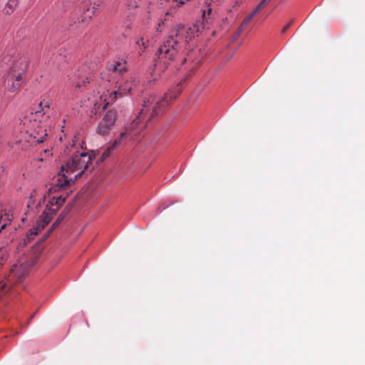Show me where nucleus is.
Segmentation results:
<instances>
[{
	"label": "nucleus",
	"instance_id": "obj_1",
	"mask_svg": "<svg viewBox=\"0 0 365 365\" xmlns=\"http://www.w3.org/2000/svg\"><path fill=\"white\" fill-rule=\"evenodd\" d=\"M179 91L175 93H165L164 96L150 95L144 100L143 108L138 113L136 118L132 121L130 125L126 128L125 130L120 133V136L114 140L113 148H115L122 143L130 135L133 130L139 127L140 130L146 127L148 123L155 117L162 113L163 108L171 99L175 98Z\"/></svg>",
	"mask_w": 365,
	"mask_h": 365
},
{
	"label": "nucleus",
	"instance_id": "obj_2",
	"mask_svg": "<svg viewBox=\"0 0 365 365\" xmlns=\"http://www.w3.org/2000/svg\"><path fill=\"white\" fill-rule=\"evenodd\" d=\"M195 27L181 24L175 26L157 50L155 56L158 61L165 65L169 64L195 37Z\"/></svg>",
	"mask_w": 365,
	"mask_h": 365
},
{
	"label": "nucleus",
	"instance_id": "obj_3",
	"mask_svg": "<svg viewBox=\"0 0 365 365\" xmlns=\"http://www.w3.org/2000/svg\"><path fill=\"white\" fill-rule=\"evenodd\" d=\"M93 157L86 152L78 151L72 155V158L65 165L61 166L57 179L48 190V193L58 192L71 185L86 170L89 169V163Z\"/></svg>",
	"mask_w": 365,
	"mask_h": 365
},
{
	"label": "nucleus",
	"instance_id": "obj_4",
	"mask_svg": "<svg viewBox=\"0 0 365 365\" xmlns=\"http://www.w3.org/2000/svg\"><path fill=\"white\" fill-rule=\"evenodd\" d=\"M2 70L9 69L4 83L9 92H15L21 86L26 76L29 61L26 56L15 54L14 51L4 52L1 57Z\"/></svg>",
	"mask_w": 365,
	"mask_h": 365
},
{
	"label": "nucleus",
	"instance_id": "obj_5",
	"mask_svg": "<svg viewBox=\"0 0 365 365\" xmlns=\"http://www.w3.org/2000/svg\"><path fill=\"white\" fill-rule=\"evenodd\" d=\"M103 4V0H86L82 1L72 13L69 19V26L83 23L91 19L96 11Z\"/></svg>",
	"mask_w": 365,
	"mask_h": 365
},
{
	"label": "nucleus",
	"instance_id": "obj_6",
	"mask_svg": "<svg viewBox=\"0 0 365 365\" xmlns=\"http://www.w3.org/2000/svg\"><path fill=\"white\" fill-rule=\"evenodd\" d=\"M59 208L56 207V208L48 206L46 205V207L45 210L43 212L42 215L40 216L39 220L36 222V227L31 229L29 230L31 235H37L39 232H41L46 225L51 220L53 217L57 213Z\"/></svg>",
	"mask_w": 365,
	"mask_h": 365
},
{
	"label": "nucleus",
	"instance_id": "obj_7",
	"mask_svg": "<svg viewBox=\"0 0 365 365\" xmlns=\"http://www.w3.org/2000/svg\"><path fill=\"white\" fill-rule=\"evenodd\" d=\"M115 120L116 111L113 110H108L97 128V133L102 135L108 134Z\"/></svg>",
	"mask_w": 365,
	"mask_h": 365
},
{
	"label": "nucleus",
	"instance_id": "obj_8",
	"mask_svg": "<svg viewBox=\"0 0 365 365\" xmlns=\"http://www.w3.org/2000/svg\"><path fill=\"white\" fill-rule=\"evenodd\" d=\"M70 79L73 84L77 88L86 86L89 83L88 77L87 76V67L83 66L80 69L76 71L75 73L71 76Z\"/></svg>",
	"mask_w": 365,
	"mask_h": 365
},
{
	"label": "nucleus",
	"instance_id": "obj_9",
	"mask_svg": "<svg viewBox=\"0 0 365 365\" xmlns=\"http://www.w3.org/2000/svg\"><path fill=\"white\" fill-rule=\"evenodd\" d=\"M117 87L120 91L123 93L124 96L130 93L137 86V81L133 78V76H128L120 79L117 83Z\"/></svg>",
	"mask_w": 365,
	"mask_h": 365
},
{
	"label": "nucleus",
	"instance_id": "obj_10",
	"mask_svg": "<svg viewBox=\"0 0 365 365\" xmlns=\"http://www.w3.org/2000/svg\"><path fill=\"white\" fill-rule=\"evenodd\" d=\"M108 68L113 74H123L127 71V63L121 58H115L109 63Z\"/></svg>",
	"mask_w": 365,
	"mask_h": 365
},
{
	"label": "nucleus",
	"instance_id": "obj_11",
	"mask_svg": "<svg viewBox=\"0 0 365 365\" xmlns=\"http://www.w3.org/2000/svg\"><path fill=\"white\" fill-rule=\"evenodd\" d=\"M11 273L19 281H21L26 274V267L24 264H14L11 268Z\"/></svg>",
	"mask_w": 365,
	"mask_h": 365
},
{
	"label": "nucleus",
	"instance_id": "obj_12",
	"mask_svg": "<svg viewBox=\"0 0 365 365\" xmlns=\"http://www.w3.org/2000/svg\"><path fill=\"white\" fill-rule=\"evenodd\" d=\"M31 136L35 139V142L37 143H41L47 136L46 130L41 128L37 133L34 131L31 134Z\"/></svg>",
	"mask_w": 365,
	"mask_h": 365
},
{
	"label": "nucleus",
	"instance_id": "obj_13",
	"mask_svg": "<svg viewBox=\"0 0 365 365\" xmlns=\"http://www.w3.org/2000/svg\"><path fill=\"white\" fill-rule=\"evenodd\" d=\"M17 4L18 0H9L4 9V13L7 14H11Z\"/></svg>",
	"mask_w": 365,
	"mask_h": 365
},
{
	"label": "nucleus",
	"instance_id": "obj_14",
	"mask_svg": "<svg viewBox=\"0 0 365 365\" xmlns=\"http://www.w3.org/2000/svg\"><path fill=\"white\" fill-rule=\"evenodd\" d=\"M74 202H72L71 203H68L66 205L63 210L61 212V214L58 215V218H59L61 220H63L65 217L67 216L68 212L71 211L72 207H73Z\"/></svg>",
	"mask_w": 365,
	"mask_h": 365
},
{
	"label": "nucleus",
	"instance_id": "obj_15",
	"mask_svg": "<svg viewBox=\"0 0 365 365\" xmlns=\"http://www.w3.org/2000/svg\"><path fill=\"white\" fill-rule=\"evenodd\" d=\"M260 11L255 7V9L253 10V11L242 21L243 26H247V24L252 21V19L254 18V16L258 14Z\"/></svg>",
	"mask_w": 365,
	"mask_h": 365
},
{
	"label": "nucleus",
	"instance_id": "obj_16",
	"mask_svg": "<svg viewBox=\"0 0 365 365\" xmlns=\"http://www.w3.org/2000/svg\"><path fill=\"white\" fill-rule=\"evenodd\" d=\"M123 96H124V95L123 94V93L121 91H120L119 88H118L117 90L113 91V92L110 93V102H114L118 99V98H119V97L121 98Z\"/></svg>",
	"mask_w": 365,
	"mask_h": 365
},
{
	"label": "nucleus",
	"instance_id": "obj_17",
	"mask_svg": "<svg viewBox=\"0 0 365 365\" xmlns=\"http://www.w3.org/2000/svg\"><path fill=\"white\" fill-rule=\"evenodd\" d=\"M68 197V193L67 192L66 195H61L59 196H57L58 200H57V207L60 208L66 202L67 197Z\"/></svg>",
	"mask_w": 365,
	"mask_h": 365
},
{
	"label": "nucleus",
	"instance_id": "obj_18",
	"mask_svg": "<svg viewBox=\"0 0 365 365\" xmlns=\"http://www.w3.org/2000/svg\"><path fill=\"white\" fill-rule=\"evenodd\" d=\"M75 0H58V4H61V8L66 9Z\"/></svg>",
	"mask_w": 365,
	"mask_h": 365
},
{
	"label": "nucleus",
	"instance_id": "obj_19",
	"mask_svg": "<svg viewBox=\"0 0 365 365\" xmlns=\"http://www.w3.org/2000/svg\"><path fill=\"white\" fill-rule=\"evenodd\" d=\"M245 27L246 26H243V23H242L241 26L239 27L236 33L233 35L232 41L236 40L239 37V36L241 34V33L243 31Z\"/></svg>",
	"mask_w": 365,
	"mask_h": 365
},
{
	"label": "nucleus",
	"instance_id": "obj_20",
	"mask_svg": "<svg viewBox=\"0 0 365 365\" xmlns=\"http://www.w3.org/2000/svg\"><path fill=\"white\" fill-rule=\"evenodd\" d=\"M271 0H262L256 6L259 11L263 9Z\"/></svg>",
	"mask_w": 365,
	"mask_h": 365
},
{
	"label": "nucleus",
	"instance_id": "obj_21",
	"mask_svg": "<svg viewBox=\"0 0 365 365\" xmlns=\"http://www.w3.org/2000/svg\"><path fill=\"white\" fill-rule=\"evenodd\" d=\"M57 200H58L57 196H53L48 200V202L47 205H48V206H51V207H53V206L56 207L57 203H58Z\"/></svg>",
	"mask_w": 365,
	"mask_h": 365
},
{
	"label": "nucleus",
	"instance_id": "obj_22",
	"mask_svg": "<svg viewBox=\"0 0 365 365\" xmlns=\"http://www.w3.org/2000/svg\"><path fill=\"white\" fill-rule=\"evenodd\" d=\"M128 7L130 10L137 8L138 4L136 0H130L128 1Z\"/></svg>",
	"mask_w": 365,
	"mask_h": 365
},
{
	"label": "nucleus",
	"instance_id": "obj_23",
	"mask_svg": "<svg viewBox=\"0 0 365 365\" xmlns=\"http://www.w3.org/2000/svg\"><path fill=\"white\" fill-rule=\"evenodd\" d=\"M114 148L112 147V145L108 147L106 150H104L103 153V158H108L110 155V150L113 149Z\"/></svg>",
	"mask_w": 365,
	"mask_h": 365
},
{
	"label": "nucleus",
	"instance_id": "obj_24",
	"mask_svg": "<svg viewBox=\"0 0 365 365\" xmlns=\"http://www.w3.org/2000/svg\"><path fill=\"white\" fill-rule=\"evenodd\" d=\"M63 220H60L57 217L56 221L53 223V227H55L56 228L58 227V225L61 223Z\"/></svg>",
	"mask_w": 365,
	"mask_h": 365
},
{
	"label": "nucleus",
	"instance_id": "obj_25",
	"mask_svg": "<svg viewBox=\"0 0 365 365\" xmlns=\"http://www.w3.org/2000/svg\"><path fill=\"white\" fill-rule=\"evenodd\" d=\"M63 220H60L57 217L56 221L53 223V227H55L56 228L58 227V225L61 223Z\"/></svg>",
	"mask_w": 365,
	"mask_h": 365
},
{
	"label": "nucleus",
	"instance_id": "obj_26",
	"mask_svg": "<svg viewBox=\"0 0 365 365\" xmlns=\"http://www.w3.org/2000/svg\"><path fill=\"white\" fill-rule=\"evenodd\" d=\"M290 26H291V23H288V24H286V25L282 28V34L285 33V32L287 31V29L290 27Z\"/></svg>",
	"mask_w": 365,
	"mask_h": 365
},
{
	"label": "nucleus",
	"instance_id": "obj_27",
	"mask_svg": "<svg viewBox=\"0 0 365 365\" xmlns=\"http://www.w3.org/2000/svg\"><path fill=\"white\" fill-rule=\"evenodd\" d=\"M39 107L41 108V110H38L36 113H41L43 111V115H44L46 113L43 111L44 110V106H43V102H41L39 103Z\"/></svg>",
	"mask_w": 365,
	"mask_h": 365
},
{
	"label": "nucleus",
	"instance_id": "obj_28",
	"mask_svg": "<svg viewBox=\"0 0 365 365\" xmlns=\"http://www.w3.org/2000/svg\"><path fill=\"white\" fill-rule=\"evenodd\" d=\"M6 226V223H3L2 225H1V227H0V232L5 228V227Z\"/></svg>",
	"mask_w": 365,
	"mask_h": 365
},
{
	"label": "nucleus",
	"instance_id": "obj_29",
	"mask_svg": "<svg viewBox=\"0 0 365 365\" xmlns=\"http://www.w3.org/2000/svg\"><path fill=\"white\" fill-rule=\"evenodd\" d=\"M43 106H44V108H48L49 103H48V102L43 103Z\"/></svg>",
	"mask_w": 365,
	"mask_h": 365
},
{
	"label": "nucleus",
	"instance_id": "obj_30",
	"mask_svg": "<svg viewBox=\"0 0 365 365\" xmlns=\"http://www.w3.org/2000/svg\"><path fill=\"white\" fill-rule=\"evenodd\" d=\"M202 16L204 19H206V11H203V12L202 14Z\"/></svg>",
	"mask_w": 365,
	"mask_h": 365
},
{
	"label": "nucleus",
	"instance_id": "obj_31",
	"mask_svg": "<svg viewBox=\"0 0 365 365\" xmlns=\"http://www.w3.org/2000/svg\"><path fill=\"white\" fill-rule=\"evenodd\" d=\"M211 12H212V9L211 8H208L207 9V14L209 15Z\"/></svg>",
	"mask_w": 365,
	"mask_h": 365
},
{
	"label": "nucleus",
	"instance_id": "obj_32",
	"mask_svg": "<svg viewBox=\"0 0 365 365\" xmlns=\"http://www.w3.org/2000/svg\"><path fill=\"white\" fill-rule=\"evenodd\" d=\"M53 230H51V228H49L47 232H48V234H51V232H53Z\"/></svg>",
	"mask_w": 365,
	"mask_h": 365
},
{
	"label": "nucleus",
	"instance_id": "obj_33",
	"mask_svg": "<svg viewBox=\"0 0 365 365\" xmlns=\"http://www.w3.org/2000/svg\"><path fill=\"white\" fill-rule=\"evenodd\" d=\"M143 38H141L140 40L138 41H137V43H138V44H140V42H143ZM142 43L143 44V43Z\"/></svg>",
	"mask_w": 365,
	"mask_h": 365
},
{
	"label": "nucleus",
	"instance_id": "obj_34",
	"mask_svg": "<svg viewBox=\"0 0 365 365\" xmlns=\"http://www.w3.org/2000/svg\"><path fill=\"white\" fill-rule=\"evenodd\" d=\"M4 247V245H0V252L3 250Z\"/></svg>",
	"mask_w": 365,
	"mask_h": 365
},
{
	"label": "nucleus",
	"instance_id": "obj_35",
	"mask_svg": "<svg viewBox=\"0 0 365 365\" xmlns=\"http://www.w3.org/2000/svg\"><path fill=\"white\" fill-rule=\"evenodd\" d=\"M187 61V58H183L182 63H184Z\"/></svg>",
	"mask_w": 365,
	"mask_h": 365
},
{
	"label": "nucleus",
	"instance_id": "obj_36",
	"mask_svg": "<svg viewBox=\"0 0 365 365\" xmlns=\"http://www.w3.org/2000/svg\"><path fill=\"white\" fill-rule=\"evenodd\" d=\"M51 234H48V232H46L45 234V237H48Z\"/></svg>",
	"mask_w": 365,
	"mask_h": 365
},
{
	"label": "nucleus",
	"instance_id": "obj_37",
	"mask_svg": "<svg viewBox=\"0 0 365 365\" xmlns=\"http://www.w3.org/2000/svg\"><path fill=\"white\" fill-rule=\"evenodd\" d=\"M50 228L51 229V230H54L56 229L55 227H53V225H51V227Z\"/></svg>",
	"mask_w": 365,
	"mask_h": 365
},
{
	"label": "nucleus",
	"instance_id": "obj_38",
	"mask_svg": "<svg viewBox=\"0 0 365 365\" xmlns=\"http://www.w3.org/2000/svg\"><path fill=\"white\" fill-rule=\"evenodd\" d=\"M34 317V314L31 315V319H32Z\"/></svg>",
	"mask_w": 365,
	"mask_h": 365
}]
</instances>
